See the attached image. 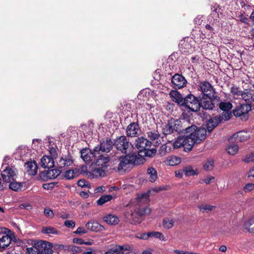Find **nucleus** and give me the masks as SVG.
Segmentation results:
<instances>
[{"label": "nucleus", "instance_id": "obj_1", "mask_svg": "<svg viewBox=\"0 0 254 254\" xmlns=\"http://www.w3.org/2000/svg\"><path fill=\"white\" fill-rule=\"evenodd\" d=\"M185 133L187 141L189 142V151H190L195 144H198L204 140L206 136V129L204 128H197L195 126H192L186 128Z\"/></svg>", "mask_w": 254, "mask_h": 254}, {"label": "nucleus", "instance_id": "obj_2", "mask_svg": "<svg viewBox=\"0 0 254 254\" xmlns=\"http://www.w3.org/2000/svg\"><path fill=\"white\" fill-rule=\"evenodd\" d=\"M187 135L183 137L179 138L177 140L169 145V143L162 145L160 149V153L162 155H165L166 153L171 151V146H173L174 149L180 148L182 146L184 147L185 150L189 151V142L187 141Z\"/></svg>", "mask_w": 254, "mask_h": 254}, {"label": "nucleus", "instance_id": "obj_3", "mask_svg": "<svg viewBox=\"0 0 254 254\" xmlns=\"http://www.w3.org/2000/svg\"><path fill=\"white\" fill-rule=\"evenodd\" d=\"M114 145L118 150L125 154L130 153L133 150L132 145L125 136L117 138L115 141Z\"/></svg>", "mask_w": 254, "mask_h": 254}, {"label": "nucleus", "instance_id": "obj_4", "mask_svg": "<svg viewBox=\"0 0 254 254\" xmlns=\"http://www.w3.org/2000/svg\"><path fill=\"white\" fill-rule=\"evenodd\" d=\"M191 111L197 112L200 108V103L198 99L193 95L189 94L183 101V105Z\"/></svg>", "mask_w": 254, "mask_h": 254}, {"label": "nucleus", "instance_id": "obj_5", "mask_svg": "<svg viewBox=\"0 0 254 254\" xmlns=\"http://www.w3.org/2000/svg\"><path fill=\"white\" fill-rule=\"evenodd\" d=\"M9 232L8 229L0 228V251H2L9 246L12 241V238L7 232Z\"/></svg>", "mask_w": 254, "mask_h": 254}, {"label": "nucleus", "instance_id": "obj_6", "mask_svg": "<svg viewBox=\"0 0 254 254\" xmlns=\"http://www.w3.org/2000/svg\"><path fill=\"white\" fill-rule=\"evenodd\" d=\"M251 110L250 104L241 105L233 111L235 116L240 117L242 120H247L248 118V113Z\"/></svg>", "mask_w": 254, "mask_h": 254}, {"label": "nucleus", "instance_id": "obj_7", "mask_svg": "<svg viewBox=\"0 0 254 254\" xmlns=\"http://www.w3.org/2000/svg\"><path fill=\"white\" fill-rule=\"evenodd\" d=\"M149 201V195L148 193L138 194V196L132 200L133 203H135V208L140 210H143V207H147L145 205Z\"/></svg>", "mask_w": 254, "mask_h": 254}, {"label": "nucleus", "instance_id": "obj_8", "mask_svg": "<svg viewBox=\"0 0 254 254\" xmlns=\"http://www.w3.org/2000/svg\"><path fill=\"white\" fill-rule=\"evenodd\" d=\"M150 212V209L148 207H143V210L135 208L134 211L130 214V219L134 224L139 223L141 221V217L145 214H149Z\"/></svg>", "mask_w": 254, "mask_h": 254}, {"label": "nucleus", "instance_id": "obj_9", "mask_svg": "<svg viewBox=\"0 0 254 254\" xmlns=\"http://www.w3.org/2000/svg\"><path fill=\"white\" fill-rule=\"evenodd\" d=\"M199 89L204 96L212 98L214 97L215 92L211 85L207 81H202L200 83Z\"/></svg>", "mask_w": 254, "mask_h": 254}, {"label": "nucleus", "instance_id": "obj_10", "mask_svg": "<svg viewBox=\"0 0 254 254\" xmlns=\"http://www.w3.org/2000/svg\"><path fill=\"white\" fill-rule=\"evenodd\" d=\"M16 173L17 170L15 168L7 167L2 171L1 176L4 182L9 183L14 180Z\"/></svg>", "mask_w": 254, "mask_h": 254}, {"label": "nucleus", "instance_id": "obj_11", "mask_svg": "<svg viewBox=\"0 0 254 254\" xmlns=\"http://www.w3.org/2000/svg\"><path fill=\"white\" fill-rule=\"evenodd\" d=\"M178 121L174 119L169 120L167 123L162 126V132L165 135L170 134L175 130H177V122Z\"/></svg>", "mask_w": 254, "mask_h": 254}, {"label": "nucleus", "instance_id": "obj_12", "mask_svg": "<svg viewBox=\"0 0 254 254\" xmlns=\"http://www.w3.org/2000/svg\"><path fill=\"white\" fill-rule=\"evenodd\" d=\"M250 135L249 132L245 131H241L234 133L230 137L229 140L231 142L234 141L236 142H243L247 140L250 138Z\"/></svg>", "mask_w": 254, "mask_h": 254}, {"label": "nucleus", "instance_id": "obj_13", "mask_svg": "<svg viewBox=\"0 0 254 254\" xmlns=\"http://www.w3.org/2000/svg\"><path fill=\"white\" fill-rule=\"evenodd\" d=\"M135 146L142 153L143 150L150 148L151 142L143 137H140L136 139Z\"/></svg>", "mask_w": 254, "mask_h": 254}, {"label": "nucleus", "instance_id": "obj_14", "mask_svg": "<svg viewBox=\"0 0 254 254\" xmlns=\"http://www.w3.org/2000/svg\"><path fill=\"white\" fill-rule=\"evenodd\" d=\"M131 250V247L128 245L123 246H113L110 250L106 252V254H124V251Z\"/></svg>", "mask_w": 254, "mask_h": 254}, {"label": "nucleus", "instance_id": "obj_15", "mask_svg": "<svg viewBox=\"0 0 254 254\" xmlns=\"http://www.w3.org/2000/svg\"><path fill=\"white\" fill-rule=\"evenodd\" d=\"M113 146V143L111 139L107 138L106 140L102 141L99 147H96L94 149L95 152H97L98 154L99 151H102V152H109L112 148Z\"/></svg>", "mask_w": 254, "mask_h": 254}, {"label": "nucleus", "instance_id": "obj_16", "mask_svg": "<svg viewBox=\"0 0 254 254\" xmlns=\"http://www.w3.org/2000/svg\"><path fill=\"white\" fill-rule=\"evenodd\" d=\"M171 82L175 88L180 89L186 85L187 81L182 75L175 74L172 77Z\"/></svg>", "mask_w": 254, "mask_h": 254}, {"label": "nucleus", "instance_id": "obj_17", "mask_svg": "<svg viewBox=\"0 0 254 254\" xmlns=\"http://www.w3.org/2000/svg\"><path fill=\"white\" fill-rule=\"evenodd\" d=\"M126 132L127 136L134 137L140 133V129L137 124L133 123L128 126Z\"/></svg>", "mask_w": 254, "mask_h": 254}, {"label": "nucleus", "instance_id": "obj_18", "mask_svg": "<svg viewBox=\"0 0 254 254\" xmlns=\"http://www.w3.org/2000/svg\"><path fill=\"white\" fill-rule=\"evenodd\" d=\"M43 241L35 242L31 247L26 249V253L28 254H41L42 252Z\"/></svg>", "mask_w": 254, "mask_h": 254}, {"label": "nucleus", "instance_id": "obj_19", "mask_svg": "<svg viewBox=\"0 0 254 254\" xmlns=\"http://www.w3.org/2000/svg\"><path fill=\"white\" fill-rule=\"evenodd\" d=\"M80 153L81 157L85 162H88L92 161L93 160V158L95 157L97 154V152H95L93 150V152H92L90 150L87 149L82 150Z\"/></svg>", "mask_w": 254, "mask_h": 254}, {"label": "nucleus", "instance_id": "obj_20", "mask_svg": "<svg viewBox=\"0 0 254 254\" xmlns=\"http://www.w3.org/2000/svg\"><path fill=\"white\" fill-rule=\"evenodd\" d=\"M128 154L130 155L131 164L140 165L143 164L145 161V159L142 155L133 152V150L132 152Z\"/></svg>", "mask_w": 254, "mask_h": 254}, {"label": "nucleus", "instance_id": "obj_21", "mask_svg": "<svg viewBox=\"0 0 254 254\" xmlns=\"http://www.w3.org/2000/svg\"><path fill=\"white\" fill-rule=\"evenodd\" d=\"M53 157L50 156H44L41 159V165L44 168H52L54 166Z\"/></svg>", "mask_w": 254, "mask_h": 254}, {"label": "nucleus", "instance_id": "obj_22", "mask_svg": "<svg viewBox=\"0 0 254 254\" xmlns=\"http://www.w3.org/2000/svg\"><path fill=\"white\" fill-rule=\"evenodd\" d=\"M241 97L248 103L254 102V90L251 89L244 90L242 92Z\"/></svg>", "mask_w": 254, "mask_h": 254}, {"label": "nucleus", "instance_id": "obj_23", "mask_svg": "<svg viewBox=\"0 0 254 254\" xmlns=\"http://www.w3.org/2000/svg\"><path fill=\"white\" fill-rule=\"evenodd\" d=\"M86 227L89 230L95 232L103 231L105 229L104 227L98 223L97 222L90 221L86 224Z\"/></svg>", "mask_w": 254, "mask_h": 254}, {"label": "nucleus", "instance_id": "obj_24", "mask_svg": "<svg viewBox=\"0 0 254 254\" xmlns=\"http://www.w3.org/2000/svg\"><path fill=\"white\" fill-rule=\"evenodd\" d=\"M119 164L118 165V169L119 171H121L124 169V167H126L128 164H131V159L129 154L126 156H122L119 159Z\"/></svg>", "mask_w": 254, "mask_h": 254}, {"label": "nucleus", "instance_id": "obj_25", "mask_svg": "<svg viewBox=\"0 0 254 254\" xmlns=\"http://www.w3.org/2000/svg\"><path fill=\"white\" fill-rule=\"evenodd\" d=\"M181 158L180 157L171 155L167 157L164 161V163L168 166H175L180 164Z\"/></svg>", "mask_w": 254, "mask_h": 254}, {"label": "nucleus", "instance_id": "obj_26", "mask_svg": "<svg viewBox=\"0 0 254 254\" xmlns=\"http://www.w3.org/2000/svg\"><path fill=\"white\" fill-rule=\"evenodd\" d=\"M169 95L173 101L181 106L183 105V101L184 98L178 91L176 90H172L170 92Z\"/></svg>", "mask_w": 254, "mask_h": 254}, {"label": "nucleus", "instance_id": "obj_27", "mask_svg": "<svg viewBox=\"0 0 254 254\" xmlns=\"http://www.w3.org/2000/svg\"><path fill=\"white\" fill-rule=\"evenodd\" d=\"M73 163L71 157L68 156H65L64 158H61L58 163V165L60 168L62 169L72 165Z\"/></svg>", "mask_w": 254, "mask_h": 254}, {"label": "nucleus", "instance_id": "obj_28", "mask_svg": "<svg viewBox=\"0 0 254 254\" xmlns=\"http://www.w3.org/2000/svg\"><path fill=\"white\" fill-rule=\"evenodd\" d=\"M25 167L29 175H35L37 173L38 166L35 161L28 162Z\"/></svg>", "mask_w": 254, "mask_h": 254}, {"label": "nucleus", "instance_id": "obj_29", "mask_svg": "<svg viewBox=\"0 0 254 254\" xmlns=\"http://www.w3.org/2000/svg\"><path fill=\"white\" fill-rule=\"evenodd\" d=\"M110 158L109 157L104 155H100L96 162L95 164L97 166L102 167L106 168L107 164L109 162Z\"/></svg>", "mask_w": 254, "mask_h": 254}, {"label": "nucleus", "instance_id": "obj_30", "mask_svg": "<svg viewBox=\"0 0 254 254\" xmlns=\"http://www.w3.org/2000/svg\"><path fill=\"white\" fill-rule=\"evenodd\" d=\"M211 98L208 97V99L203 98L200 103V107L201 106L205 110H212L214 107Z\"/></svg>", "mask_w": 254, "mask_h": 254}, {"label": "nucleus", "instance_id": "obj_31", "mask_svg": "<svg viewBox=\"0 0 254 254\" xmlns=\"http://www.w3.org/2000/svg\"><path fill=\"white\" fill-rule=\"evenodd\" d=\"M220 122L219 118L216 117L210 119L206 123L207 129L211 132L216 127Z\"/></svg>", "mask_w": 254, "mask_h": 254}, {"label": "nucleus", "instance_id": "obj_32", "mask_svg": "<svg viewBox=\"0 0 254 254\" xmlns=\"http://www.w3.org/2000/svg\"><path fill=\"white\" fill-rule=\"evenodd\" d=\"M147 175L148 176V179L151 182H154L158 178L157 171L152 167H149L147 168Z\"/></svg>", "mask_w": 254, "mask_h": 254}, {"label": "nucleus", "instance_id": "obj_33", "mask_svg": "<svg viewBox=\"0 0 254 254\" xmlns=\"http://www.w3.org/2000/svg\"><path fill=\"white\" fill-rule=\"evenodd\" d=\"M104 221L110 225H116L119 222V218L115 215L108 214L104 217Z\"/></svg>", "mask_w": 254, "mask_h": 254}, {"label": "nucleus", "instance_id": "obj_34", "mask_svg": "<svg viewBox=\"0 0 254 254\" xmlns=\"http://www.w3.org/2000/svg\"><path fill=\"white\" fill-rule=\"evenodd\" d=\"M16 153L19 155L22 159L30 155V152L28 148L23 146L19 147L16 150Z\"/></svg>", "mask_w": 254, "mask_h": 254}, {"label": "nucleus", "instance_id": "obj_35", "mask_svg": "<svg viewBox=\"0 0 254 254\" xmlns=\"http://www.w3.org/2000/svg\"><path fill=\"white\" fill-rule=\"evenodd\" d=\"M244 227L250 233H254V215L245 222Z\"/></svg>", "mask_w": 254, "mask_h": 254}, {"label": "nucleus", "instance_id": "obj_36", "mask_svg": "<svg viewBox=\"0 0 254 254\" xmlns=\"http://www.w3.org/2000/svg\"><path fill=\"white\" fill-rule=\"evenodd\" d=\"M43 248L41 254H52L53 251L52 250V244L46 241H43Z\"/></svg>", "mask_w": 254, "mask_h": 254}, {"label": "nucleus", "instance_id": "obj_37", "mask_svg": "<svg viewBox=\"0 0 254 254\" xmlns=\"http://www.w3.org/2000/svg\"><path fill=\"white\" fill-rule=\"evenodd\" d=\"M26 186L25 183H18L17 182H10L9 188L14 191L21 190L23 188Z\"/></svg>", "mask_w": 254, "mask_h": 254}, {"label": "nucleus", "instance_id": "obj_38", "mask_svg": "<svg viewBox=\"0 0 254 254\" xmlns=\"http://www.w3.org/2000/svg\"><path fill=\"white\" fill-rule=\"evenodd\" d=\"M78 171L76 169L68 170L64 173V177L67 180L72 179L77 176Z\"/></svg>", "mask_w": 254, "mask_h": 254}, {"label": "nucleus", "instance_id": "obj_39", "mask_svg": "<svg viewBox=\"0 0 254 254\" xmlns=\"http://www.w3.org/2000/svg\"><path fill=\"white\" fill-rule=\"evenodd\" d=\"M113 196L112 195H104L100 197V198L97 200V203L98 205H101L111 200Z\"/></svg>", "mask_w": 254, "mask_h": 254}, {"label": "nucleus", "instance_id": "obj_40", "mask_svg": "<svg viewBox=\"0 0 254 254\" xmlns=\"http://www.w3.org/2000/svg\"><path fill=\"white\" fill-rule=\"evenodd\" d=\"M105 168H102V167L97 166L93 170L94 173V176L95 178L99 177H103L105 174Z\"/></svg>", "mask_w": 254, "mask_h": 254}, {"label": "nucleus", "instance_id": "obj_41", "mask_svg": "<svg viewBox=\"0 0 254 254\" xmlns=\"http://www.w3.org/2000/svg\"><path fill=\"white\" fill-rule=\"evenodd\" d=\"M220 109L223 111V112H228L232 108V105L230 102H220L219 104Z\"/></svg>", "mask_w": 254, "mask_h": 254}, {"label": "nucleus", "instance_id": "obj_42", "mask_svg": "<svg viewBox=\"0 0 254 254\" xmlns=\"http://www.w3.org/2000/svg\"><path fill=\"white\" fill-rule=\"evenodd\" d=\"M214 161L212 159H209L207 160L204 165L203 168L206 171H211L214 167Z\"/></svg>", "mask_w": 254, "mask_h": 254}, {"label": "nucleus", "instance_id": "obj_43", "mask_svg": "<svg viewBox=\"0 0 254 254\" xmlns=\"http://www.w3.org/2000/svg\"><path fill=\"white\" fill-rule=\"evenodd\" d=\"M174 224V221L172 219L166 218L163 220V226L166 229H169L172 228Z\"/></svg>", "mask_w": 254, "mask_h": 254}, {"label": "nucleus", "instance_id": "obj_44", "mask_svg": "<svg viewBox=\"0 0 254 254\" xmlns=\"http://www.w3.org/2000/svg\"><path fill=\"white\" fill-rule=\"evenodd\" d=\"M199 210L202 212H208L215 208V207L209 204H201L198 206Z\"/></svg>", "mask_w": 254, "mask_h": 254}, {"label": "nucleus", "instance_id": "obj_45", "mask_svg": "<svg viewBox=\"0 0 254 254\" xmlns=\"http://www.w3.org/2000/svg\"><path fill=\"white\" fill-rule=\"evenodd\" d=\"M42 232L44 234H58V231L53 227H45L43 228Z\"/></svg>", "mask_w": 254, "mask_h": 254}, {"label": "nucleus", "instance_id": "obj_46", "mask_svg": "<svg viewBox=\"0 0 254 254\" xmlns=\"http://www.w3.org/2000/svg\"><path fill=\"white\" fill-rule=\"evenodd\" d=\"M238 151V146L236 144L230 145L227 148L228 153L231 155H234L236 154Z\"/></svg>", "mask_w": 254, "mask_h": 254}, {"label": "nucleus", "instance_id": "obj_47", "mask_svg": "<svg viewBox=\"0 0 254 254\" xmlns=\"http://www.w3.org/2000/svg\"><path fill=\"white\" fill-rule=\"evenodd\" d=\"M149 237L158 238L162 241H165V239L163 234L158 232H152L148 233Z\"/></svg>", "mask_w": 254, "mask_h": 254}, {"label": "nucleus", "instance_id": "obj_48", "mask_svg": "<svg viewBox=\"0 0 254 254\" xmlns=\"http://www.w3.org/2000/svg\"><path fill=\"white\" fill-rule=\"evenodd\" d=\"M148 138L150 140L157 139L159 137V134L157 131H149L147 132Z\"/></svg>", "mask_w": 254, "mask_h": 254}, {"label": "nucleus", "instance_id": "obj_49", "mask_svg": "<svg viewBox=\"0 0 254 254\" xmlns=\"http://www.w3.org/2000/svg\"><path fill=\"white\" fill-rule=\"evenodd\" d=\"M186 176H191L196 174V172L193 170L191 167H187L183 169Z\"/></svg>", "mask_w": 254, "mask_h": 254}, {"label": "nucleus", "instance_id": "obj_50", "mask_svg": "<svg viewBox=\"0 0 254 254\" xmlns=\"http://www.w3.org/2000/svg\"><path fill=\"white\" fill-rule=\"evenodd\" d=\"M44 215L45 217L50 219H52L55 216L53 211L49 207L45 208Z\"/></svg>", "mask_w": 254, "mask_h": 254}, {"label": "nucleus", "instance_id": "obj_51", "mask_svg": "<svg viewBox=\"0 0 254 254\" xmlns=\"http://www.w3.org/2000/svg\"><path fill=\"white\" fill-rule=\"evenodd\" d=\"M156 149H153V148H152L151 149H149V148L144 149L142 151V153H144V155L145 156L149 157H152L154 155H155V154H156Z\"/></svg>", "mask_w": 254, "mask_h": 254}, {"label": "nucleus", "instance_id": "obj_52", "mask_svg": "<svg viewBox=\"0 0 254 254\" xmlns=\"http://www.w3.org/2000/svg\"><path fill=\"white\" fill-rule=\"evenodd\" d=\"M242 92L241 90H240L239 88L233 86L231 87V92L232 94H233L234 95L237 96H241V95L242 94Z\"/></svg>", "mask_w": 254, "mask_h": 254}, {"label": "nucleus", "instance_id": "obj_53", "mask_svg": "<svg viewBox=\"0 0 254 254\" xmlns=\"http://www.w3.org/2000/svg\"><path fill=\"white\" fill-rule=\"evenodd\" d=\"M48 174L51 178H56L60 174V171L58 170L52 169L48 171Z\"/></svg>", "mask_w": 254, "mask_h": 254}, {"label": "nucleus", "instance_id": "obj_54", "mask_svg": "<svg viewBox=\"0 0 254 254\" xmlns=\"http://www.w3.org/2000/svg\"><path fill=\"white\" fill-rule=\"evenodd\" d=\"M48 149L53 157L57 156V147L54 144L52 145H50Z\"/></svg>", "mask_w": 254, "mask_h": 254}, {"label": "nucleus", "instance_id": "obj_55", "mask_svg": "<svg viewBox=\"0 0 254 254\" xmlns=\"http://www.w3.org/2000/svg\"><path fill=\"white\" fill-rule=\"evenodd\" d=\"M243 161L246 163L254 162V152L246 156Z\"/></svg>", "mask_w": 254, "mask_h": 254}, {"label": "nucleus", "instance_id": "obj_56", "mask_svg": "<svg viewBox=\"0 0 254 254\" xmlns=\"http://www.w3.org/2000/svg\"><path fill=\"white\" fill-rule=\"evenodd\" d=\"M254 189V184L249 183L245 185L244 187V190L246 192H250Z\"/></svg>", "mask_w": 254, "mask_h": 254}, {"label": "nucleus", "instance_id": "obj_57", "mask_svg": "<svg viewBox=\"0 0 254 254\" xmlns=\"http://www.w3.org/2000/svg\"><path fill=\"white\" fill-rule=\"evenodd\" d=\"M20 209H25L27 210L30 211L32 209V206L28 203H24L19 205Z\"/></svg>", "mask_w": 254, "mask_h": 254}, {"label": "nucleus", "instance_id": "obj_58", "mask_svg": "<svg viewBox=\"0 0 254 254\" xmlns=\"http://www.w3.org/2000/svg\"><path fill=\"white\" fill-rule=\"evenodd\" d=\"M231 116V113L230 111L228 112H223L221 115L222 120H224L225 121L228 120Z\"/></svg>", "mask_w": 254, "mask_h": 254}, {"label": "nucleus", "instance_id": "obj_59", "mask_svg": "<svg viewBox=\"0 0 254 254\" xmlns=\"http://www.w3.org/2000/svg\"><path fill=\"white\" fill-rule=\"evenodd\" d=\"M64 225L68 228H73L75 226V222L72 220H66L64 222Z\"/></svg>", "mask_w": 254, "mask_h": 254}, {"label": "nucleus", "instance_id": "obj_60", "mask_svg": "<svg viewBox=\"0 0 254 254\" xmlns=\"http://www.w3.org/2000/svg\"><path fill=\"white\" fill-rule=\"evenodd\" d=\"M214 180V177L211 176H206L203 179L202 181L206 184L208 185Z\"/></svg>", "mask_w": 254, "mask_h": 254}, {"label": "nucleus", "instance_id": "obj_61", "mask_svg": "<svg viewBox=\"0 0 254 254\" xmlns=\"http://www.w3.org/2000/svg\"><path fill=\"white\" fill-rule=\"evenodd\" d=\"M77 185L78 186L81 187L82 188L87 187L88 185L87 181H86L84 179L80 180L77 182Z\"/></svg>", "mask_w": 254, "mask_h": 254}, {"label": "nucleus", "instance_id": "obj_62", "mask_svg": "<svg viewBox=\"0 0 254 254\" xmlns=\"http://www.w3.org/2000/svg\"><path fill=\"white\" fill-rule=\"evenodd\" d=\"M87 233V231L82 227H78L76 231L75 232V234H79V235H82L84 234Z\"/></svg>", "mask_w": 254, "mask_h": 254}, {"label": "nucleus", "instance_id": "obj_63", "mask_svg": "<svg viewBox=\"0 0 254 254\" xmlns=\"http://www.w3.org/2000/svg\"><path fill=\"white\" fill-rule=\"evenodd\" d=\"M106 188L104 186H100L94 189V193L103 192L105 191Z\"/></svg>", "mask_w": 254, "mask_h": 254}, {"label": "nucleus", "instance_id": "obj_64", "mask_svg": "<svg viewBox=\"0 0 254 254\" xmlns=\"http://www.w3.org/2000/svg\"><path fill=\"white\" fill-rule=\"evenodd\" d=\"M136 237L140 239L147 240L149 238L148 233L147 234L142 233V234H138L136 236Z\"/></svg>", "mask_w": 254, "mask_h": 254}]
</instances>
